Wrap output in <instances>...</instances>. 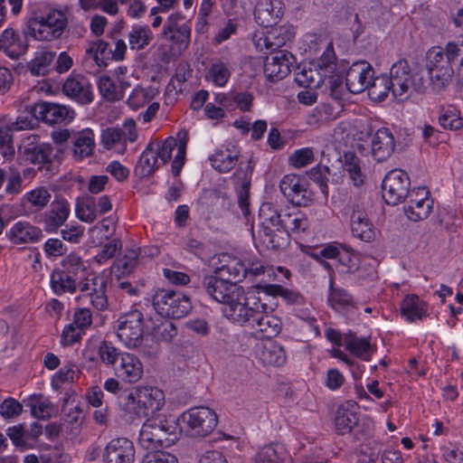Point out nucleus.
<instances>
[{
    "instance_id": "obj_1",
    "label": "nucleus",
    "mask_w": 463,
    "mask_h": 463,
    "mask_svg": "<svg viewBox=\"0 0 463 463\" xmlns=\"http://www.w3.org/2000/svg\"><path fill=\"white\" fill-rule=\"evenodd\" d=\"M259 218L261 227L260 241L271 250L285 247L289 241L290 233L299 234L309 227V221L303 213L279 211L270 203H263L260 205Z\"/></svg>"
},
{
    "instance_id": "obj_2",
    "label": "nucleus",
    "mask_w": 463,
    "mask_h": 463,
    "mask_svg": "<svg viewBox=\"0 0 463 463\" xmlns=\"http://www.w3.org/2000/svg\"><path fill=\"white\" fill-rule=\"evenodd\" d=\"M244 306L230 307V321L240 326H249L262 333L263 337L276 336L281 329V321L271 315L273 308L263 301L260 290H248Z\"/></svg>"
},
{
    "instance_id": "obj_3",
    "label": "nucleus",
    "mask_w": 463,
    "mask_h": 463,
    "mask_svg": "<svg viewBox=\"0 0 463 463\" xmlns=\"http://www.w3.org/2000/svg\"><path fill=\"white\" fill-rule=\"evenodd\" d=\"M164 404V392L155 387H132L119 397V407L138 417H156Z\"/></svg>"
},
{
    "instance_id": "obj_4",
    "label": "nucleus",
    "mask_w": 463,
    "mask_h": 463,
    "mask_svg": "<svg viewBox=\"0 0 463 463\" xmlns=\"http://www.w3.org/2000/svg\"><path fill=\"white\" fill-rule=\"evenodd\" d=\"M176 439L177 425L175 421L166 420L161 414L147 418L143 423L138 436L139 445L149 451L170 447Z\"/></svg>"
},
{
    "instance_id": "obj_5",
    "label": "nucleus",
    "mask_w": 463,
    "mask_h": 463,
    "mask_svg": "<svg viewBox=\"0 0 463 463\" xmlns=\"http://www.w3.org/2000/svg\"><path fill=\"white\" fill-rule=\"evenodd\" d=\"M201 288L212 299L224 305L222 313L229 321V308L239 305L244 306V302L247 301L246 298H248V291L245 292L242 287L227 282L215 271L214 275L203 277Z\"/></svg>"
},
{
    "instance_id": "obj_6",
    "label": "nucleus",
    "mask_w": 463,
    "mask_h": 463,
    "mask_svg": "<svg viewBox=\"0 0 463 463\" xmlns=\"http://www.w3.org/2000/svg\"><path fill=\"white\" fill-rule=\"evenodd\" d=\"M336 57L331 45L324 51L316 63L301 64L295 72V80L304 88H319L324 85L325 79L332 76L335 71Z\"/></svg>"
},
{
    "instance_id": "obj_7",
    "label": "nucleus",
    "mask_w": 463,
    "mask_h": 463,
    "mask_svg": "<svg viewBox=\"0 0 463 463\" xmlns=\"http://www.w3.org/2000/svg\"><path fill=\"white\" fill-rule=\"evenodd\" d=\"M67 24L65 13L58 9L48 8L28 23L26 33L34 40L51 42L62 35Z\"/></svg>"
},
{
    "instance_id": "obj_8",
    "label": "nucleus",
    "mask_w": 463,
    "mask_h": 463,
    "mask_svg": "<svg viewBox=\"0 0 463 463\" xmlns=\"http://www.w3.org/2000/svg\"><path fill=\"white\" fill-rule=\"evenodd\" d=\"M388 78L392 94L400 101L408 99L413 91H420L424 88L422 77L413 73L408 61L403 59L392 64Z\"/></svg>"
},
{
    "instance_id": "obj_9",
    "label": "nucleus",
    "mask_w": 463,
    "mask_h": 463,
    "mask_svg": "<svg viewBox=\"0 0 463 463\" xmlns=\"http://www.w3.org/2000/svg\"><path fill=\"white\" fill-rule=\"evenodd\" d=\"M155 310L164 317L180 319L192 309L190 298L181 291L159 288L153 296Z\"/></svg>"
},
{
    "instance_id": "obj_10",
    "label": "nucleus",
    "mask_w": 463,
    "mask_h": 463,
    "mask_svg": "<svg viewBox=\"0 0 463 463\" xmlns=\"http://www.w3.org/2000/svg\"><path fill=\"white\" fill-rule=\"evenodd\" d=\"M427 69L433 87L441 90L456 76L453 62L446 51V47H433L428 52Z\"/></svg>"
},
{
    "instance_id": "obj_11",
    "label": "nucleus",
    "mask_w": 463,
    "mask_h": 463,
    "mask_svg": "<svg viewBox=\"0 0 463 463\" xmlns=\"http://www.w3.org/2000/svg\"><path fill=\"white\" fill-rule=\"evenodd\" d=\"M186 432L192 437H205L212 433L218 423L217 415L204 406L194 407L180 416Z\"/></svg>"
},
{
    "instance_id": "obj_12",
    "label": "nucleus",
    "mask_w": 463,
    "mask_h": 463,
    "mask_svg": "<svg viewBox=\"0 0 463 463\" xmlns=\"http://www.w3.org/2000/svg\"><path fill=\"white\" fill-rule=\"evenodd\" d=\"M143 314L132 309L122 314L115 323V329L119 340L128 348L139 347L143 341Z\"/></svg>"
},
{
    "instance_id": "obj_13",
    "label": "nucleus",
    "mask_w": 463,
    "mask_h": 463,
    "mask_svg": "<svg viewBox=\"0 0 463 463\" xmlns=\"http://www.w3.org/2000/svg\"><path fill=\"white\" fill-rule=\"evenodd\" d=\"M159 38L169 43L173 49L184 51L191 42V26L182 14H171L164 24Z\"/></svg>"
},
{
    "instance_id": "obj_14",
    "label": "nucleus",
    "mask_w": 463,
    "mask_h": 463,
    "mask_svg": "<svg viewBox=\"0 0 463 463\" xmlns=\"http://www.w3.org/2000/svg\"><path fill=\"white\" fill-rule=\"evenodd\" d=\"M409 187L408 175L402 170H392L383 180V198L387 204L397 205L409 194Z\"/></svg>"
},
{
    "instance_id": "obj_15",
    "label": "nucleus",
    "mask_w": 463,
    "mask_h": 463,
    "mask_svg": "<svg viewBox=\"0 0 463 463\" xmlns=\"http://www.w3.org/2000/svg\"><path fill=\"white\" fill-rule=\"evenodd\" d=\"M344 213L350 218L352 234L363 241L370 242L375 237L373 223L369 220L364 207L357 201L350 202Z\"/></svg>"
},
{
    "instance_id": "obj_16",
    "label": "nucleus",
    "mask_w": 463,
    "mask_h": 463,
    "mask_svg": "<svg viewBox=\"0 0 463 463\" xmlns=\"http://www.w3.org/2000/svg\"><path fill=\"white\" fill-rule=\"evenodd\" d=\"M279 189L294 205L307 206L313 201V193L308 189L307 183L298 175H285L279 183Z\"/></svg>"
},
{
    "instance_id": "obj_17",
    "label": "nucleus",
    "mask_w": 463,
    "mask_h": 463,
    "mask_svg": "<svg viewBox=\"0 0 463 463\" xmlns=\"http://www.w3.org/2000/svg\"><path fill=\"white\" fill-rule=\"evenodd\" d=\"M31 112L36 119L51 126L68 124L75 115L74 110L65 105L46 101L35 104Z\"/></svg>"
},
{
    "instance_id": "obj_18",
    "label": "nucleus",
    "mask_w": 463,
    "mask_h": 463,
    "mask_svg": "<svg viewBox=\"0 0 463 463\" xmlns=\"http://www.w3.org/2000/svg\"><path fill=\"white\" fill-rule=\"evenodd\" d=\"M161 164L167 163L172 157V152L177 148V153L172 163L174 175H178L184 164L186 154V138L177 141L175 137H169L162 143H151Z\"/></svg>"
},
{
    "instance_id": "obj_19",
    "label": "nucleus",
    "mask_w": 463,
    "mask_h": 463,
    "mask_svg": "<svg viewBox=\"0 0 463 463\" xmlns=\"http://www.w3.org/2000/svg\"><path fill=\"white\" fill-rule=\"evenodd\" d=\"M295 36V29L291 25L273 26L256 42V47L264 52L273 53L291 42Z\"/></svg>"
},
{
    "instance_id": "obj_20",
    "label": "nucleus",
    "mask_w": 463,
    "mask_h": 463,
    "mask_svg": "<svg viewBox=\"0 0 463 463\" xmlns=\"http://www.w3.org/2000/svg\"><path fill=\"white\" fill-rule=\"evenodd\" d=\"M78 288L81 292V298H89L90 304L97 310H104L108 307L106 296L107 282L103 278L94 277L87 279L86 276L78 280Z\"/></svg>"
},
{
    "instance_id": "obj_21",
    "label": "nucleus",
    "mask_w": 463,
    "mask_h": 463,
    "mask_svg": "<svg viewBox=\"0 0 463 463\" xmlns=\"http://www.w3.org/2000/svg\"><path fill=\"white\" fill-rule=\"evenodd\" d=\"M374 71L372 65L365 61L354 62L346 71L345 86L354 94L367 90Z\"/></svg>"
},
{
    "instance_id": "obj_22",
    "label": "nucleus",
    "mask_w": 463,
    "mask_h": 463,
    "mask_svg": "<svg viewBox=\"0 0 463 463\" xmlns=\"http://www.w3.org/2000/svg\"><path fill=\"white\" fill-rule=\"evenodd\" d=\"M23 160L33 165H46L53 157V146L38 142L36 137H27L19 148Z\"/></svg>"
},
{
    "instance_id": "obj_23",
    "label": "nucleus",
    "mask_w": 463,
    "mask_h": 463,
    "mask_svg": "<svg viewBox=\"0 0 463 463\" xmlns=\"http://www.w3.org/2000/svg\"><path fill=\"white\" fill-rule=\"evenodd\" d=\"M271 54V57L267 58L264 72L270 81L275 82L284 79L290 72L296 58L287 50L274 52Z\"/></svg>"
},
{
    "instance_id": "obj_24",
    "label": "nucleus",
    "mask_w": 463,
    "mask_h": 463,
    "mask_svg": "<svg viewBox=\"0 0 463 463\" xmlns=\"http://www.w3.org/2000/svg\"><path fill=\"white\" fill-rule=\"evenodd\" d=\"M70 213L71 207L68 201L63 197L56 196L43 215L44 231L48 233L56 232L65 223Z\"/></svg>"
},
{
    "instance_id": "obj_25",
    "label": "nucleus",
    "mask_w": 463,
    "mask_h": 463,
    "mask_svg": "<svg viewBox=\"0 0 463 463\" xmlns=\"http://www.w3.org/2000/svg\"><path fill=\"white\" fill-rule=\"evenodd\" d=\"M135 459V447L127 438L111 439L104 449V463H133Z\"/></svg>"
},
{
    "instance_id": "obj_26",
    "label": "nucleus",
    "mask_w": 463,
    "mask_h": 463,
    "mask_svg": "<svg viewBox=\"0 0 463 463\" xmlns=\"http://www.w3.org/2000/svg\"><path fill=\"white\" fill-rule=\"evenodd\" d=\"M63 93L80 104H89L93 100L92 86L82 75H71L62 85Z\"/></svg>"
},
{
    "instance_id": "obj_27",
    "label": "nucleus",
    "mask_w": 463,
    "mask_h": 463,
    "mask_svg": "<svg viewBox=\"0 0 463 463\" xmlns=\"http://www.w3.org/2000/svg\"><path fill=\"white\" fill-rule=\"evenodd\" d=\"M26 29L24 30L23 34L17 33L14 29H5L0 36V50L10 57L16 60L24 55L28 49Z\"/></svg>"
},
{
    "instance_id": "obj_28",
    "label": "nucleus",
    "mask_w": 463,
    "mask_h": 463,
    "mask_svg": "<svg viewBox=\"0 0 463 463\" xmlns=\"http://www.w3.org/2000/svg\"><path fill=\"white\" fill-rule=\"evenodd\" d=\"M7 239L15 245L35 243L43 237V231L28 222H15L5 233Z\"/></svg>"
},
{
    "instance_id": "obj_29",
    "label": "nucleus",
    "mask_w": 463,
    "mask_h": 463,
    "mask_svg": "<svg viewBox=\"0 0 463 463\" xmlns=\"http://www.w3.org/2000/svg\"><path fill=\"white\" fill-rule=\"evenodd\" d=\"M395 147L394 137L387 128H379L371 140V154L377 162H383L389 158Z\"/></svg>"
},
{
    "instance_id": "obj_30",
    "label": "nucleus",
    "mask_w": 463,
    "mask_h": 463,
    "mask_svg": "<svg viewBox=\"0 0 463 463\" xmlns=\"http://www.w3.org/2000/svg\"><path fill=\"white\" fill-rule=\"evenodd\" d=\"M283 15L279 1L262 0L258 3L254 12L256 22L264 28H271L279 24Z\"/></svg>"
},
{
    "instance_id": "obj_31",
    "label": "nucleus",
    "mask_w": 463,
    "mask_h": 463,
    "mask_svg": "<svg viewBox=\"0 0 463 463\" xmlns=\"http://www.w3.org/2000/svg\"><path fill=\"white\" fill-rule=\"evenodd\" d=\"M114 368L116 375L130 383L139 381L143 374V364L134 354L125 352Z\"/></svg>"
},
{
    "instance_id": "obj_32",
    "label": "nucleus",
    "mask_w": 463,
    "mask_h": 463,
    "mask_svg": "<svg viewBox=\"0 0 463 463\" xmlns=\"http://www.w3.org/2000/svg\"><path fill=\"white\" fill-rule=\"evenodd\" d=\"M357 410V403L351 400L338 406L335 418V426L338 434L344 435L353 431L359 420Z\"/></svg>"
},
{
    "instance_id": "obj_33",
    "label": "nucleus",
    "mask_w": 463,
    "mask_h": 463,
    "mask_svg": "<svg viewBox=\"0 0 463 463\" xmlns=\"http://www.w3.org/2000/svg\"><path fill=\"white\" fill-rule=\"evenodd\" d=\"M73 144V156L76 160H82L92 155L95 147L94 133L90 128H85L75 133L71 137Z\"/></svg>"
},
{
    "instance_id": "obj_34",
    "label": "nucleus",
    "mask_w": 463,
    "mask_h": 463,
    "mask_svg": "<svg viewBox=\"0 0 463 463\" xmlns=\"http://www.w3.org/2000/svg\"><path fill=\"white\" fill-rule=\"evenodd\" d=\"M342 167L353 184L360 186L364 184L365 174L362 170V160L353 152H345L342 159Z\"/></svg>"
},
{
    "instance_id": "obj_35",
    "label": "nucleus",
    "mask_w": 463,
    "mask_h": 463,
    "mask_svg": "<svg viewBox=\"0 0 463 463\" xmlns=\"http://www.w3.org/2000/svg\"><path fill=\"white\" fill-rule=\"evenodd\" d=\"M30 122L27 120H17L12 124V127H0V155L9 159L14 155V147L13 144V129L20 130L29 128Z\"/></svg>"
},
{
    "instance_id": "obj_36",
    "label": "nucleus",
    "mask_w": 463,
    "mask_h": 463,
    "mask_svg": "<svg viewBox=\"0 0 463 463\" xmlns=\"http://www.w3.org/2000/svg\"><path fill=\"white\" fill-rule=\"evenodd\" d=\"M345 348L356 357L369 361L374 348L369 342V338L358 337L354 333H348L344 338Z\"/></svg>"
},
{
    "instance_id": "obj_37",
    "label": "nucleus",
    "mask_w": 463,
    "mask_h": 463,
    "mask_svg": "<svg viewBox=\"0 0 463 463\" xmlns=\"http://www.w3.org/2000/svg\"><path fill=\"white\" fill-rule=\"evenodd\" d=\"M239 153L230 148L217 149L209 156L213 169L219 173H228L237 165Z\"/></svg>"
},
{
    "instance_id": "obj_38",
    "label": "nucleus",
    "mask_w": 463,
    "mask_h": 463,
    "mask_svg": "<svg viewBox=\"0 0 463 463\" xmlns=\"http://www.w3.org/2000/svg\"><path fill=\"white\" fill-rule=\"evenodd\" d=\"M258 356L262 364L267 365L281 366L287 361L283 346L276 342L263 345L258 352Z\"/></svg>"
},
{
    "instance_id": "obj_39",
    "label": "nucleus",
    "mask_w": 463,
    "mask_h": 463,
    "mask_svg": "<svg viewBox=\"0 0 463 463\" xmlns=\"http://www.w3.org/2000/svg\"><path fill=\"white\" fill-rule=\"evenodd\" d=\"M253 290H260L264 296H279L289 305H303L305 298L297 291L283 288L280 285L257 286Z\"/></svg>"
},
{
    "instance_id": "obj_40",
    "label": "nucleus",
    "mask_w": 463,
    "mask_h": 463,
    "mask_svg": "<svg viewBox=\"0 0 463 463\" xmlns=\"http://www.w3.org/2000/svg\"><path fill=\"white\" fill-rule=\"evenodd\" d=\"M50 285L55 295L74 294L78 288V282L64 274L59 269H54L50 276Z\"/></svg>"
},
{
    "instance_id": "obj_41",
    "label": "nucleus",
    "mask_w": 463,
    "mask_h": 463,
    "mask_svg": "<svg viewBox=\"0 0 463 463\" xmlns=\"http://www.w3.org/2000/svg\"><path fill=\"white\" fill-rule=\"evenodd\" d=\"M54 52L43 49L35 52L33 59L28 63L27 67L33 76H44L51 68L55 59Z\"/></svg>"
},
{
    "instance_id": "obj_42",
    "label": "nucleus",
    "mask_w": 463,
    "mask_h": 463,
    "mask_svg": "<svg viewBox=\"0 0 463 463\" xmlns=\"http://www.w3.org/2000/svg\"><path fill=\"white\" fill-rule=\"evenodd\" d=\"M110 54L109 44L103 40H98L90 43L85 52V58L93 61L99 68H102L108 66V61L111 60Z\"/></svg>"
},
{
    "instance_id": "obj_43",
    "label": "nucleus",
    "mask_w": 463,
    "mask_h": 463,
    "mask_svg": "<svg viewBox=\"0 0 463 463\" xmlns=\"http://www.w3.org/2000/svg\"><path fill=\"white\" fill-rule=\"evenodd\" d=\"M402 315L409 322L421 319L426 316V305L416 295H408L402 302Z\"/></svg>"
},
{
    "instance_id": "obj_44",
    "label": "nucleus",
    "mask_w": 463,
    "mask_h": 463,
    "mask_svg": "<svg viewBox=\"0 0 463 463\" xmlns=\"http://www.w3.org/2000/svg\"><path fill=\"white\" fill-rule=\"evenodd\" d=\"M58 269L77 282L87 274V268L84 262L81 258L74 252H71L64 257L61 261V268Z\"/></svg>"
},
{
    "instance_id": "obj_45",
    "label": "nucleus",
    "mask_w": 463,
    "mask_h": 463,
    "mask_svg": "<svg viewBox=\"0 0 463 463\" xmlns=\"http://www.w3.org/2000/svg\"><path fill=\"white\" fill-rule=\"evenodd\" d=\"M154 34L147 25L135 24L128 33V39L131 50L140 51L148 46Z\"/></svg>"
},
{
    "instance_id": "obj_46",
    "label": "nucleus",
    "mask_w": 463,
    "mask_h": 463,
    "mask_svg": "<svg viewBox=\"0 0 463 463\" xmlns=\"http://www.w3.org/2000/svg\"><path fill=\"white\" fill-rule=\"evenodd\" d=\"M433 208V200L427 199L425 202L407 200L404 205V213L409 220L419 222L427 219Z\"/></svg>"
},
{
    "instance_id": "obj_47",
    "label": "nucleus",
    "mask_w": 463,
    "mask_h": 463,
    "mask_svg": "<svg viewBox=\"0 0 463 463\" xmlns=\"http://www.w3.org/2000/svg\"><path fill=\"white\" fill-rule=\"evenodd\" d=\"M243 260H232L229 263L222 265L215 269L222 279L229 283H235L246 279V271L243 266Z\"/></svg>"
},
{
    "instance_id": "obj_48",
    "label": "nucleus",
    "mask_w": 463,
    "mask_h": 463,
    "mask_svg": "<svg viewBox=\"0 0 463 463\" xmlns=\"http://www.w3.org/2000/svg\"><path fill=\"white\" fill-rule=\"evenodd\" d=\"M328 304L337 311L354 307L353 297L344 288H334L332 280L329 285Z\"/></svg>"
},
{
    "instance_id": "obj_49",
    "label": "nucleus",
    "mask_w": 463,
    "mask_h": 463,
    "mask_svg": "<svg viewBox=\"0 0 463 463\" xmlns=\"http://www.w3.org/2000/svg\"><path fill=\"white\" fill-rule=\"evenodd\" d=\"M97 354L100 362L106 366L112 367L113 369L121 358V354L125 352L118 349L111 342L107 340H100L96 345Z\"/></svg>"
},
{
    "instance_id": "obj_50",
    "label": "nucleus",
    "mask_w": 463,
    "mask_h": 463,
    "mask_svg": "<svg viewBox=\"0 0 463 463\" xmlns=\"http://www.w3.org/2000/svg\"><path fill=\"white\" fill-rule=\"evenodd\" d=\"M368 95L373 101L384 100L388 94L392 92V87L388 75L373 76L367 88Z\"/></svg>"
},
{
    "instance_id": "obj_51",
    "label": "nucleus",
    "mask_w": 463,
    "mask_h": 463,
    "mask_svg": "<svg viewBox=\"0 0 463 463\" xmlns=\"http://www.w3.org/2000/svg\"><path fill=\"white\" fill-rule=\"evenodd\" d=\"M153 147L152 144L149 143L139 157L136 171L141 176L151 175L159 166V160Z\"/></svg>"
},
{
    "instance_id": "obj_52",
    "label": "nucleus",
    "mask_w": 463,
    "mask_h": 463,
    "mask_svg": "<svg viewBox=\"0 0 463 463\" xmlns=\"http://www.w3.org/2000/svg\"><path fill=\"white\" fill-rule=\"evenodd\" d=\"M446 51L453 62L458 82L463 83V39L449 42Z\"/></svg>"
},
{
    "instance_id": "obj_53",
    "label": "nucleus",
    "mask_w": 463,
    "mask_h": 463,
    "mask_svg": "<svg viewBox=\"0 0 463 463\" xmlns=\"http://www.w3.org/2000/svg\"><path fill=\"white\" fill-rule=\"evenodd\" d=\"M138 250L132 248L127 250L124 256L116 260L111 266V272L118 276L117 273L122 275L130 273L137 265Z\"/></svg>"
},
{
    "instance_id": "obj_54",
    "label": "nucleus",
    "mask_w": 463,
    "mask_h": 463,
    "mask_svg": "<svg viewBox=\"0 0 463 463\" xmlns=\"http://www.w3.org/2000/svg\"><path fill=\"white\" fill-rule=\"evenodd\" d=\"M232 75L229 65L220 60L212 63L206 74V80L217 87H223Z\"/></svg>"
},
{
    "instance_id": "obj_55",
    "label": "nucleus",
    "mask_w": 463,
    "mask_h": 463,
    "mask_svg": "<svg viewBox=\"0 0 463 463\" xmlns=\"http://www.w3.org/2000/svg\"><path fill=\"white\" fill-rule=\"evenodd\" d=\"M439 123L444 129L458 130L463 128L460 111L454 106L440 109Z\"/></svg>"
},
{
    "instance_id": "obj_56",
    "label": "nucleus",
    "mask_w": 463,
    "mask_h": 463,
    "mask_svg": "<svg viewBox=\"0 0 463 463\" xmlns=\"http://www.w3.org/2000/svg\"><path fill=\"white\" fill-rule=\"evenodd\" d=\"M75 213L78 219L84 222H93L97 219V210L95 199L91 196H84L78 199L75 207Z\"/></svg>"
},
{
    "instance_id": "obj_57",
    "label": "nucleus",
    "mask_w": 463,
    "mask_h": 463,
    "mask_svg": "<svg viewBox=\"0 0 463 463\" xmlns=\"http://www.w3.org/2000/svg\"><path fill=\"white\" fill-rule=\"evenodd\" d=\"M383 445L378 439H367L360 446L358 461L360 463H373L382 452Z\"/></svg>"
},
{
    "instance_id": "obj_58",
    "label": "nucleus",
    "mask_w": 463,
    "mask_h": 463,
    "mask_svg": "<svg viewBox=\"0 0 463 463\" xmlns=\"http://www.w3.org/2000/svg\"><path fill=\"white\" fill-rule=\"evenodd\" d=\"M51 193L45 187L40 186L24 194V203H30L36 211L43 210L51 200Z\"/></svg>"
},
{
    "instance_id": "obj_59",
    "label": "nucleus",
    "mask_w": 463,
    "mask_h": 463,
    "mask_svg": "<svg viewBox=\"0 0 463 463\" xmlns=\"http://www.w3.org/2000/svg\"><path fill=\"white\" fill-rule=\"evenodd\" d=\"M27 405L31 408L32 414L40 420H46L52 416L53 407L48 399L42 396H32Z\"/></svg>"
},
{
    "instance_id": "obj_60",
    "label": "nucleus",
    "mask_w": 463,
    "mask_h": 463,
    "mask_svg": "<svg viewBox=\"0 0 463 463\" xmlns=\"http://www.w3.org/2000/svg\"><path fill=\"white\" fill-rule=\"evenodd\" d=\"M98 89L101 96L108 101H117L123 99L122 90L109 76H102L98 80Z\"/></svg>"
},
{
    "instance_id": "obj_61",
    "label": "nucleus",
    "mask_w": 463,
    "mask_h": 463,
    "mask_svg": "<svg viewBox=\"0 0 463 463\" xmlns=\"http://www.w3.org/2000/svg\"><path fill=\"white\" fill-rule=\"evenodd\" d=\"M315 154L312 147H303L294 151L288 157V163L295 168H302L313 163Z\"/></svg>"
},
{
    "instance_id": "obj_62",
    "label": "nucleus",
    "mask_w": 463,
    "mask_h": 463,
    "mask_svg": "<svg viewBox=\"0 0 463 463\" xmlns=\"http://www.w3.org/2000/svg\"><path fill=\"white\" fill-rule=\"evenodd\" d=\"M330 174V169L328 166H322L320 165L312 167L307 175L311 180L316 182L321 190V192L327 195L328 194V175Z\"/></svg>"
},
{
    "instance_id": "obj_63",
    "label": "nucleus",
    "mask_w": 463,
    "mask_h": 463,
    "mask_svg": "<svg viewBox=\"0 0 463 463\" xmlns=\"http://www.w3.org/2000/svg\"><path fill=\"white\" fill-rule=\"evenodd\" d=\"M283 447L279 444L266 445L259 451L257 458L260 462L275 463L282 459Z\"/></svg>"
},
{
    "instance_id": "obj_64",
    "label": "nucleus",
    "mask_w": 463,
    "mask_h": 463,
    "mask_svg": "<svg viewBox=\"0 0 463 463\" xmlns=\"http://www.w3.org/2000/svg\"><path fill=\"white\" fill-rule=\"evenodd\" d=\"M124 132L118 128H108L102 131L101 142L105 148L111 149L117 145L124 146Z\"/></svg>"
}]
</instances>
